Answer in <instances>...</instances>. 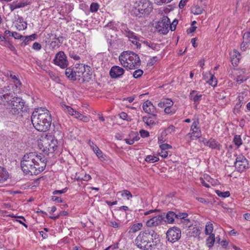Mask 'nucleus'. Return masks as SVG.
I'll list each match as a JSON object with an SVG mask.
<instances>
[{"label": "nucleus", "mask_w": 250, "mask_h": 250, "mask_svg": "<svg viewBox=\"0 0 250 250\" xmlns=\"http://www.w3.org/2000/svg\"><path fill=\"white\" fill-rule=\"evenodd\" d=\"M46 166L44 156L36 152H31L24 155L21 162L22 170L26 174L38 175L42 171Z\"/></svg>", "instance_id": "1"}, {"label": "nucleus", "mask_w": 250, "mask_h": 250, "mask_svg": "<svg viewBox=\"0 0 250 250\" xmlns=\"http://www.w3.org/2000/svg\"><path fill=\"white\" fill-rule=\"evenodd\" d=\"M32 123L36 130L45 132L51 125L52 119L49 111L44 108H37L31 115Z\"/></svg>", "instance_id": "2"}, {"label": "nucleus", "mask_w": 250, "mask_h": 250, "mask_svg": "<svg viewBox=\"0 0 250 250\" xmlns=\"http://www.w3.org/2000/svg\"><path fill=\"white\" fill-rule=\"evenodd\" d=\"M157 234L152 229L141 231L136 237L135 243L138 248L144 250H151L156 245L154 240L156 239Z\"/></svg>", "instance_id": "3"}, {"label": "nucleus", "mask_w": 250, "mask_h": 250, "mask_svg": "<svg viewBox=\"0 0 250 250\" xmlns=\"http://www.w3.org/2000/svg\"><path fill=\"white\" fill-rule=\"evenodd\" d=\"M136 3L134 14L139 17L148 15L152 10V4L148 0H139Z\"/></svg>", "instance_id": "4"}, {"label": "nucleus", "mask_w": 250, "mask_h": 250, "mask_svg": "<svg viewBox=\"0 0 250 250\" xmlns=\"http://www.w3.org/2000/svg\"><path fill=\"white\" fill-rule=\"evenodd\" d=\"M14 87L10 85L5 86L2 88L0 87V104L6 105L9 103V101L16 94L20 93L21 92H16L14 90Z\"/></svg>", "instance_id": "5"}, {"label": "nucleus", "mask_w": 250, "mask_h": 250, "mask_svg": "<svg viewBox=\"0 0 250 250\" xmlns=\"http://www.w3.org/2000/svg\"><path fill=\"white\" fill-rule=\"evenodd\" d=\"M24 105L25 102L21 98L14 95L5 106L10 107V111L13 114L17 115L23 111Z\"/></svg>", "instance_id": "6"}, {"label": "nucleus", "mask_w": 250, "mask_h": 250, "mask_svg": "<svg viewBox=\"0 0 250 250\" xmlns=\"http://www.w3.org/2000/svg\"><path fill=\"white\" fill-rule=\"evenodd\" d=\"M193 122L190 127V132L187 134L191 140H194L199 138L202 136L201 130L199 126V121L198 119H193Z\"/></svg>", "instance_id": "7"}, {"label": "nucleus", "mask_w": 250, "mask_h": 250, "mask_svg": "<svg viewBox=\"0 0 250 250\" xmlns=\"http://www.w3.org/2000/svg\"><path fill=\"white\" fill-rule=\"evenodd\" d=\"M236 156L234 165L237 170L240 173L244 172L249 167L248 160L242 154L236 155Z\"/></svg>", "instance_id": "8"}, {"label": "nucleus", "mask_w": 250, "mask_h": 250, "mask_svg": "<svg viewBox=\"0 0 250 250\" xmlns=\"http://www.w3.org/2000/svg\"><path fill=\"white\" fill-rule=\"evenodd\" d=\"M166 234L167 241L171 243H174L180 239L181 231L179 228L173 227L167 230Z\"/></svg>", "instance_id": "9"}, {"label": "nucleus", "mask_w": 250, "mask_h": 250, "mask_svg": "<svg viewBox=\"0 0 250 250\" xmlns=\"http://www.w3.org/2000/svg\"><path fill=\"white\" fill-rule=\"evenodd\" d=\"M170 20L167 17H163L156 25V29L161 34H167L169 30Z\"/></svg>", "instance_id": "10"}, {"label": "nucleus", "mask_w": 250, "mask_h": 250, "mask_svg": "<svg viewBox=\"0 0 250 250\" xmlns=\"http://www.w3.org/2000/svg\"><path fill=\"white\" fill-rule=\"evenodd\" d=\"M66 56L63 51L58 52L53 60L55 64L60 66L61 68H65L68 66V62Z\"/></svg>", "instance_id": "11"}, {"label": "nucleus", "mask_w": 250, "mask_h": 250, "mask_svg": "<svg viewBox=\"0 0 250 250\" xmlns=\"http://www.w3.org/2000/svg\"><path fill=\"white\" fill-rule=\"evenodd\" d=\"M49 139L47 135L45 136L42 137V139L38 141V144L39 148L44 153L48 155V151H49L50 145L49 142H50Z\"/></svg>", "instance_id": "12"}, {"label": "nucleus", "mask_w": 250, "mask_h": 250, "mask_svg": "<svg viewBox=\"0 0 250 250\" xmlns=\"http://www.w3.org/2000/svg\"><path fill=\"white\" fill-rule=\"evenodd\" d=\"M130 62L129 69H135L138 68L141 65V60L136 53L129 51Z\"/></svg>", "instance_id": "13"}, {"label": "nucleus", "mask_w": 250, "mask_h": 250, "mask_svg": "<svg viewBox=\"0 0 250 250\" xmlns=\"http://www.w3.org/2000/svg\"><path fill=\"white\" fill-rule=\"evenodd\" d=\"M129 51H123L119 56V61L121 64L124 67L129 69L130 57Z\"/></svg>", "instance_id": "14"}, {"label": "nucleus", "mask_w": 250, "mask_h": 250, "mask_svg": "<svg viewBox=\"0 0 250 250\" xmlns=\"http://www.w3.org/2000/svg\"><path fill=\"white\" fill-rule=\"evenodd\" d=\"M165 217L162 215H158L148 220L146 225L148 227H156L161 225L164 220Z\"/></svg>", "instance_id": "15"}, {"label": "nucleus", "mask_w": 250, "mask_h": 250, "mask_svg": "<svg viewBox=\"0 0 250 250\" xmlns=\"http://www.w3.org/2000/svg\"><path fill=\"white\" fill-rule=\"evenodd\" d=\"M125 70L117 65L113 66L109 71V75L112 79L120 78L125 73Z\"/></svg>", "instance_id": "16"}, {"label": "nucleus", "mask_w": 250, "mask_h": 250, "mask_svg": "<svg viewBox=\"0 0 250 250\" xmlns=\"http://www.w3.org/2000/svg\"><path fill=\"white\" fill-rule=\"evenodd\" d=\"M7 75L13 80L12 83H10L9 85L14 87V90L16 92H21V83L18 78L17 76L12 72H9V73H8Z\"/></svg>", "instance_id": "17"}, {"label": "nucleus", "mask_w": 250, "mask_h": 250, "mask_svg": "<svg viewBox=\"0 0 250 250\" xmlns=\"http://www.w3.org/2000/svg\"><path fill=\"white\" fill-rule=\"evenodd\" d=\"M202 142L207 146L212 149H217L220 150L222 148V146L216 140L210 138L207 140L206 138H203Z\"/></svg>", "instance_id": "18"}, {"label": "nucleus", "mask_w": 250, "mask_h": 250, "mask_svg": "<svg viewBox=\"0 0 250 250\" xmlns=\"http://www.w3.org/2000/svg\"><path fill=\"white\" fill-rule=\"evenodd\" d=\"M143 109L146 113L156 117V108L150 101L148 100L146 101L143 104Z\"/></svg>", "instance_id": "19"}, {"label": "nucleus", "mask_w": 250, "mask_h": 250, "mask_svg": "<svg viewBox=\"0 0 250 250\" xmlns=\"http://www.w3.org/2000/svg\"><path fill=\"white\" fill-rule=\"evenodd\" d=\"M125 36L128 38V40L133 44L136 45L137 48H140L141 47V44L139 42H142V41L140 40V37L136 35L133 31H130Z\"/></svg>", "instance_id": "20"}, {"label": "nucleus", "mask_w": 250, "mask_h": 250, "mask_svg": "<svg viewBox=\"0 0 250 250\" xmlns=\"http://www.w3.org/2000/svg\"><path fill=\"white\" fill-rule=\"evenodd\" d=\"M75 72L76 73V79L80 78H83V81H88L90 79V77L86 78L85 75L88 74V73H85V66L84 65L81 64L79 65V67L76 68Z\"/></svg>", "instance_id": "21"}, {"label": "nucleus", "mask_w": 250, "mask_h": 250, "mask_svg": "<svg viewBox=\"0 0 250 250\" xmlns=\"http://www.w3.org/2000/svg\"><path fill=\"white\" fill-rule=\"evenodd\" d=\"M203 95L196 90H192L189 95V99L197 106L202 99Z\"/></svg>", "instance_id": "22"}, {"label": "nucleus", "mask_w": 250, "mask_h": 250, "mask_svg": "<svg viewBox=\"0 0 250 250\" xmlns=\"http://www.w3.org/2000/svg\"><path fill=\"white\" fill-rule=\"evenodd\" d=\"M63 39V38L62 36L57 37L56 35H55L50 44L52 49H54L59 47L62 43Z\"/></svg>", "instance_id": "23"}, {"label": "nucleus", "mask_w": 250, "mask_h": 250, "mask_svg": "<svg viewBox=\"0 0 250 250\" xmlns=\"http://www.w3.org/2000/svg\"><path fill=\"white\" fill-rule=\"evenodd\" d=\"M140 139L137 132H131L127 138L125 139V141L127 144L132 145L135 142L138 141Z\"/></svg>", "instance_id": "24"}, {"label": "nucleus", "mask_w": 250, "mask_h": 250, "mask_svg": "<svg viewBox=\"0 0 250 250\" xmlns=\"http://www.w3.org/2000/svg\"><path fill=\"white\" fill-rule=\"evenodd\" d=\"M48 139H49L50 142L49 145V151H48V154L49 153H53L57 148L58 146V142L57 139H54L52 136H49L48 137Z\"/></svg>", "instance_id": "25"}, {"label": "nucleus", "mask_w": 250, "mask_h": 250, "mask_svg": "<svg viewBox=\"0 0 250 250\" xmlns=\"http://www.w3.org/2000/svg\"><path fill=\"white\" fill-rule=\"evenodd\" d=\"M175 218V212L169 211L167 212L166 215V220L164 221L167 223L172 224L174 223Z\"/></svg>", "instance_id": "26"}, {"label": "nucleus", "mask_w": 250, "mask_h": 250, "mask_svg": "<svg viewBox=\"0 0 250 250\" xmlns=\"http://www.w3.org/2000/svg\"><path fill=\"white\" fill-rule=\"evenodd\" d=\"M155 117H154L153 116L152 117L144 116L143 117V121L146 125L151 127L156 124L155 119H154Z\"/></svg>", "instance_id": "27"}, {"label": "nucleus", "mask_w": 250, "mask_h": 250, "mask_svg": "<svg viewBox=\"0 0 250 250\" xmlns=\"http://www.w3.org/2000/svg\"><path fill=\"white\" fill-rule=\"evenodd\" d=\"M9 177V173L3 167H0V183L6 181Z\"/></svg>", "instance_id": "28"}, {"label": "nucleus", "mask_w": 250, "mask_h": 250, "mask_svg": "<svg viewBox=\"0 0 250 250\" xmlns=\"http://www.w3.org/2000/svg\"><path fill=\"white\" fill-rule=\"evenodd\" d=\"M173 104L172 101L170 99H164L158 104V106L161 108L172 107Z\"/></svg>", "instance_id": "29"}, {"label": "nucleus", "mask_w": 250, "mask_h": 250, "mask_svg": "<svg viewBox=\"0 0 250 250\" xmlns=\"http://www.w3.org/2000/svg\"><path fill=\"white\" fill-rule=\"evenodd\" d=\"M143 227V224L138 223L131 226L129 228L128 233L129 234L134 233L141 230Z\"/></svg>", "instance_id": "30"}, {"label": "nucleus", "mask_w": 250, "mask_h": 250, "mask_svg": "<svg viewBox=\"0 0 250 250\" xmlns=\"http://www.w3.org/2000/svg\"><path fill=\"white\" fill-rule=\"evenodd\" d=\"M76 73L75 70H73L71 68H67L65 70V74L66 76L69 79L75 81L76 80Z\"/></svg>", "instance_id": "31"}, {"label": "nucleus", "mask_w": 250, "mask_h": 250, "mask_svg": "<svg viewBox=\"0 0 250 250\" xmlns=\"http://www.w3.org/2000/svg\"><path fill=\"white\" fill-rule=\"evenodd\" d=\"M143 43L145 44L146 46L149 47L154 50H159V45L154 43L153 42H151L150 41H144L143 42Z\"/></svg>", "instance_id": "32"}, {"label": "nucleus", "mask_w": 250, "mask_h": 250, "mask_svg": "<svg viewBox=\"0 0 250 250\" xmlns=\"http://www.w3.org/2000/svg\"><path fill=\"white\" fill-rule=\"evenodd\" d=\"M62 107L63 108L65 112H67L70 115L73 116L74 117L75 115H76V113L77 112V111L74 110L71 107L66 105L65 104H62Z\"/></svg>", "instance_id": "33"}, {"label": "nucleus", "mask_w": 250, "mask_h": 250, "mask_svg": "<svg viewBox=\"0 0 250 250\" xmlns=\"http://www.w3.org/2000/svg\"><path fill=\"white\" fill-rule=\"evenodd\" d=\"M214 242L215 235L214 234H211L206 240V244L208 248H210L213 246Z\"/></svg>", "instance_id": "34"}, {"label": "nucleus", "mask_w": 250, "mask_h": 250, "mask_svg": "<svg viewBox=\"0 0 250 250\" xmlns=\"http://www.w3.org/2000/svg\"><path fill=\"white\" fill-rule=\"evenodd\" d=\"M233 142L238 148L239 147L243 144L241 136L239 135H235L233 139Z\"/></svg>", "instance_id": "35"}, {"label": "nucleus", "mask_w": 250, "mask_h": 250, "mask_svg": "<svg viewBox=\"0 0 250 250\" xmlns=\"http://www.w3.org/2000/svg\"><path fill=\"white\" fill-rule=\"evenodd\" d=\"M234 54L232 55V60H231V61H232V64L233 65H235V66H236L238 65V63L239 62V59H240V54L236 52V51H235L234 52Z\"/></svg>", "instance_id": "36"}, {"label": "nucleus", "mask_w": 250, "mask_h": 250, "mask_svg": "<svg viewBox=\"0 0 250 250\" xmlns=\"http://www.w3.org/2000/svg\"><path fill=\"white\" fill-rule=\"evenodd\" d=\"M13 3L15 5L16 9L24 7L28 4V2L23 0L14 1Z\"/></svg>", "instance_id": "37"}, {"label": "nucleus", "mask_w": 250, "mask_h": 250, "mask_svg": "<svg viewBox=\"0 0 250 250\" xmlns=\"http://www.w3.org/2000/svg\"><path fill=\"white\" fill-rule=\"evenodd\" d=\"M213 229V225L210 222L207 223L206 225L205 234L206 235H210L212 233Z\"/></svg>", "instance_id": "38"}, {"label": "nucleus", "mask_w": 250, "mask_h": 250, "mask_svg": "<svg viewBox=\"0 0 250 250\" xmlns=\"http://www.w3.org/2000/svg\"><path fill=\"white\" fill-rule=\"evenodd\" d=\"M159 160V158L158 157L152 155H147L145 158V161L149 163H154Z\"/></svg>", "instance_id": "39"}, {"label": "nucleus", "mask_w": 250, "mask_h": 250, "mask_svg": "<svg viewBox=\"0 0 250 250\" xmlns=\"http://www.w3.org/2000/svg\"><path fill=\"white\" fill-rule=\"evenodd\" d=\"M95 153L101 161H104L107 160L106 156L104 154L103 152L100 149L98 150L97 151H96V152Z\"/></svg>", "instance_id": "40"}, {"label": "nucleus", "mask_w": 250, "mask_h": 250, "mask_svg": "<svg viewBox=\"0 0 250 250\" xmlns=\"http://www.w3.org/2000/svg\"><path fill=\"white\" fill-rule=\"evenodd\" d=\"M215 192L219 197L222 198H226L230 196V193L229 191L222 192L220 190H217L215 191Z\"/></svg>", "instance_id": "41"}, {"label": "nucleus", "mask_w": 250, "mask_h": 250, "mask_svg": "<svg viewBox=\"0 0 250 250\" xmlns=\"http://www.w3.org/2000/svg\"><path fill=\"white\" fill-rule=\"evenodd\" d=\"M118 193H120L123 197H126L127 200H129L132 197L131 192L127 190H123V191L119 192Z\"/></svg>", "instance_id": "42"}, {"label": "nucleus", "mask_w": 250, "mask_h": 250, "mask_svg": "<svg viewBox=\"0 0 250 250\" xmlns=\"http://www.w3.org/2000/svg\"><path fill=\"white\" fill-rule=\"evenodd\" d=\"M190 235L191 236H193V237H195L200 235V230L199 228H198L197 227H194L191 229V231H190Z\"/></svg>", "instance_id": "43"}, {"label": "nucleus", "mask_w": 250, "mask_h": 250, "mask_svg": "<svg viewBox=\"0 0 250 250\" xmlns=\"http://www.w3.org/2000/svg\"><path fill=\"white\" fill-rule=\"evenodd\" d=\"M99 8V5L96 2L91 3L90 6V11L92 12H96Z\"/></svg>", "instance_id": "44"}, {"label": "nucleus", "mask_w": 250, "mask_h": 250, "mask_svg": "<svg viewBox=\"0 0 250 250\" xmlns=\"http://www.w3.org/2000/svg\"><path fill=\"white\" fill-rule=\"evenodd\" d=\"M208 83L212 86H215L217 84V81L213 75H210V78L208 81Z\"/></svg>", "instance_id": "45"}, {"label": "nucleus", "mask_w": 250, "mask_h": 250, "mask_svg": "<svg viewBox=\"0 0 250 250\" xmlns=\"http://www.w3.org/2000/svg\"><path fill=\"white\" fill-rule=\"evenodd\" d=\"M192 13L194 15H200L203 12V9L198 6H196L191 10Z\"/></svg>", "instance_id": "46"}, {"label": "nucleus", "mask_w": 250, "mask_h": 250, "mask_svg": "<svg viewBox=\"0 0 250 250\" xmlns=\"http://www.w3.org/2000/svg\"><path fill=\"white\" fill-rule=\"evenodd\" d=\"M121 30L125 36L129 32L131 31L128 29L126 25L124 23H122Z\"/></svg>", "instance_id": "47"}, {"label": "nucleus", "mask_w": 250, "mask_h": 250, "mask_svg": "<svg viewBox=\"0 0 250 250\" xmlns=\"http://www.w3.org/2000/svg\"><path fill=\"white\" fill-rule=\"evenodd\" d=\"M247 80V77L243 75H239L236 78V82L238 84H241Z\"/></svg>", "instance_id": "48"}, {"label": "nucleus", "mask_w": 250, "mask_h": 250, "mask_svg": "<svg viewBox=\"0 0 250 250\" xmlns=\"http://www.w3.org/2000/svg\"><path fill=\"white\" fill-rule=\"evenodd\" d=\"M91 179V177L89 174H85L84 175L82 176H79L77 180H83L85 181H88L90 179Z\"/></svg>", "instance_id": "49"}, {"label": "nucleus", "mask_w": 250, "mask_h": 250, "mask_svg": "<svg viewBox=\"0 0 250 250\" xmlns=\"http://www.w3.org/2000/svg\"><path fill=\"white\" fill-rule=\"evenodd\" d=\"M143 71L142 70L137 69V70H136L134 72V73L133 74V76L135 78H137L141 77L143 75Z\"/></svg>", "instance_id": "50"}, {"label": "nucleus", "mask_w": 250, "mask_h": 250, "mask_svg": "<svg viewBox=\"0 0 250 250\" xmlns=\"http://www.w3.org/2000/svg\"><path fill=\"white\" fill-rule=\"evenodd\" d=\"M175 216L176 219H185L188 216V214L185 212H179L178 213H175Z\"/></svg>", "instance_id": "51"}, {"label": "nucleus", "mask_w": 250, "mask_h": 250, "mask_svg": "<svg viewBox=\"0 0 250 250\" xmlns=\"http://www.w3.org/2000/svg\"><path fill=\"white\" fill-rule=\"evenodd\" d=\"M178 20L176 19H175L171 23H170L169 27V29L171 30V31H173L175 30L177 24H178Z\"/></svg>", "instance_id": "52"}, {"label": "nucleus", "mask_w": 250, "mask_h": 250, "mask_svg": "<svg viewBox=\"0 0 250 250\" xmlns=\"http://www.w3.org/2000/svg\"><path fill=\"white\" fill-rule=\"evenodd\" d=\"M158 60V59L157 56L153 57L152 58H150V60L148 61V65L149 66H153L155 62Z\"/></svg>", "instance_id": "53"}, {"label": "nucleus", "mask_w": 250, "mask_h": 250, "mask_svg": "<svg viewBox=\"0 0 250 250\" xmlns=\"http://www.w3.org/2000/svg\"><path fill=\"white\" fill-rule=\"evenodd\" d=\"M120 118L123 120H126L127 121H130V118H128L127 114L124 112H122L120 114H119Z\"/></svg>", "instance_id": "54"}, {"label": "nucleus", "mask_w": 250, "mask_h": 250, "mask_svg": "<svg viewBox=\"0 0 250 250\" xmlns=\"http://www.w3.org/2000/svg\"><path fill=\"white\" fill-rule=\"evenodd\" d=\"M172 146L167 144H163L160 145L161 150H167L168 149L171 148Z\"/></svg>", "instance_id": "55"}, {"label": "nucleus", "mask_w": 250, "mask_h": 250, "mask_svg": "<svg viewBox=\"0 0 250 250\" xmlns=\"http://www.w3.org/2000/svg\"><path fill=\"white\" fill-rule=\"evenodd\" d=\"M164 111L166 114H174L175 112V110L171 109V107H166L164 109Z\"/></svg>", "instance_id": "56"}, {"label": "nucleus", "mask_w": 250, "mask_h": 250, "mask_svg": "<svg viewBox=\"0 0 250 250\" xmlns=\"http://www.w3.org/2000/svg\"><path fill=\"white\" fill-rule=\"evenodd\" d=\"M140 134L142 138L147 137H148L149 136V132L147 131H146V130H144V129H141L140 131Z\"/></svg>", "instance_id": "57"}, {"label": "nucleus", "mask_w": 250, "mask_h": 250, "mask_svg": "<svg viewBox=\"0 0 250 250\" xmlns=\"http://www.w3.org/2000/svg\"><path fill=\"white\" fill-rule=\"evenodd\" d=\"M32 48L35 50L39 51L41 49L42 45L39 43L35 42L33 43Z\"/></svg>", "instance_id": "58"}, {"label": "nucleus", "mask_w": 250, "mask_h": 250, "mask_svg": "<svg viewBox=\"0 0 250 250\" xmlns=\"http://www.w3.org/2000/svg\"><path fill=\"white\" fill-rule=\"evenodd\" d=\"M67 188H64L62 190H55L53 192V195H56L58 194H62L64 193L67 191Z\"/></svg>", "instance_id": "59"}, {"label": "nucleus", "mask_w": 250, "mask_h": 250, "mask_svg": "<svg viewBox=\"0 0 250 250\" xmlns=\"http://www.w3.org/2000/svg\"><path fill=\"white\" fill-rule=\"evenodd\" d=\"M159 154L163 158H166L168 155V151L167 150H161V151L159 152Z\"/></svg>", "instance_id": "60"}, {"label": "nucleus", "mask_w": 250, "mask_h": 250, "mask_svg": "<svg viewBox=\"0 0 250 250\" xmlns=\"http://www.w3.org/2000/svg\"><path fill=\"white\" fill-rule=\"evenodd\" d=\"M172 0H155L156 3L158 5H162L163 3H166L170 2Z\"/></svg>", "instance_id": "61"}, {"label": "nucleus", "mask_w": 250, "mask_h": 250, "mask_svg": "<svg viewBox=\"0 0 250 250\" xmlns=\"http://www.w3.org/2000/svg\"><path fill=\"white\" fill-rule=\"evenodd\" d=\"M11 36L16 39H20L22 37V36L16 32H12Z\"/></svg>", "instance_id": "62"}, {"label": "nucleus", "mask_w": 250, "mask_h": 250, "mask_svg": "<svg viewBox=\"0 0 250 250\" xmlns=\"http://www.w3.org/2000/svg\"><path fill=\"white\" fill-rule=\"evenodd\" d=\"M69 55L71 58L75 60H79L80 59V57L73 52L70 53Z\"/></svg>", "instance_id": "63"}, {"label": "nucleus", "mask_w": 250, "mask_h": 250, "mask_svg": "<svg viewBox=\"0 0 250 250\" xmlns=\"http://www.w3.org/2000/svg\"><path fill=\"white\" fill-rule=\"evenodd\" d=\"M51 199L52 201L57 202L58 203L62 202V200L61 198L59 197L55 196V195H54V196H52Z\"/></svg>", "instance_id": "64"}]
</instances>
